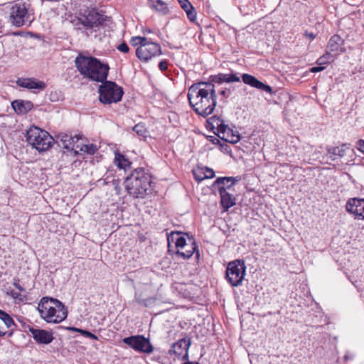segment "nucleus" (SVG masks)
<instances>
[{"label":"nucleus","mask_w":364,"mask_h":364,"mask_svg":"<svg viewBox=\"0 0 364 364\" xmlns=\"http://www.w3.org/2000/svg\"><path fill=\"white\" fill-rule=\"evenodd\" d=\"M187 97L190 105L198 115L207 117L215 108L217 95L215 87L210 82L193 84L188 88Z\"/></svg>","instance_id":"nucleus-1"},{"label":"nucleus","mask_w":364,"mask_h":364,"mask_svg":"<svg viewBox=\"0 0 364 364\" xmlns=\"http://www.w3.org/2000/svg\"><path fill=\"white\" fill-rule=\"evenodd\" d=\"M75 64L82 76L92 81L103 82L107 78L109 65L95 57L79 54L75 60Z\"/></svg>","instance_id":"nucleus-2"},{"label":"nucleus","mask_w":364,"mask_h":364,"mask_svg":"<svg viewBox=\"0 0 364 364\" xmlns=\"http://www.w3.org/2000/svg\"><path fill=\"white\" fill-rule=\"evenodd\" d=\"M107 18L103 13L94 8L80 11L70 23L75 31L88 37L100 30Z\"/></svg>","instance_id":"nucleus-3"},{"label":"nucleus","mask_w":364,"mask_h":364,"mask_svg":"<svg viewBox=\"0 0 364 364\" xmlns=\"http://www.w3.org/2000/svg\"><path fill=\"white\" fill-rule=\"evenodd\" d=\"M127 193L136 198H144L151 193V175L144 168H136L127 176L124 181Z\"/></svg>","instance_id":"nucleus-4"},{"label":"nucleus","mask_w":364,"mask_h":364,"mask_svg":"<svg viewBox=\"0 0 364 364\" xmlns=\"http://www.w3.org/2000/svg\"><path fill=\"white\" fill-rule=\"evenodd\" d=\"M37 309L41 317L47 323H58L68 316L65 305L58 299L52 297H43Z\"/></svg>","instance_id":"nucleus-5"},{"label":"nucleus","mask_w":364,"mask_h":364,"mask_svg":"<svg viewBox=\"0 0 364 364\" xmlns=\"http://www.w3.org/2000/svg\"><path fill=\"white\" fill-rule=\"evenodd\" d=\"M26 140L39 152L48 151L54 143V139L48 132L37 127H31L26 132Z\"/></svg>","instance_id":"nucleus-6"},{"label":"nucleus","mask_w":364,"mask_h":364,"mask_svg":"<svg viewBox=\"0 0 364 364\" xmlns=\"http://www.w3.org/2000/svg\"><path fill=\"white\" fill-rule=\"evenodd\" d=\"M99 86V100L105 105L117 103L122 100L124 91L116 82L105 80Z\"/></svg>","instance_id":"nucleus-7"},{"label":"nucleus","mask_w":364,"mask_h":364,"mask_svg":"<svg viewBox=\"0 0 364 364\" xmlns=\"http://www.w3.org/2000/svg\"><path fill=\"white\" fill-rule=\"evenodd\" d=\"M246 274L244 260L235 259L228 262L225 271V279L232 287L242 285Z\"/></svg>","instance_id":"nucleus-8"},{"label":"nucleus","mask_w":364,"mask_h":364,"mask_svg":"<svg viewBox=\"0 0 364 364\" xmlns=\"http://www.w3.org/2000/svg\"><path fill=\"white\" fill-rule=\"evenodd\" d=\"M161 54V45L148 38H146V42H144L136 49V57L144 63H147L151 58Z\"/></svg>","instance_id":"nucleus-9"},{"label":"nucleus","mask_w":364,"mask_h":364,"mask_svg":"<svg viewBox=\"0 0 364 364\" xmlns=\"http://www.w3.org/2000/svg\"><path fill=\"white\" fill-rule=\"evenodd\" d=\"M122 342L134 349L135 351L150 354L154 351V346L151 343L149 338L143 335H135L125 337Z\"/></svg>","instance_id":"nucleus-10"},{"label":"nucleus","mask_w":364,"mask_h":364,"mask_svg":"<svg viewBox=\"0 0 364 364\" xmlns=\"http://www.w3.org/2000/svg\"><path fill=\"white\" fill-rule=\"evenodd\" d=\"M10 18L13 25L16 27L31 23L32 19L28 13L25 4H16L11 8Z\"/></svg>","instance_id":"nucleus-11"},{"label":"nucleus","mask_w":364,"mask_h":364,"mask_svg":"<svg viewBox=\"0 0 364 364\" xmlns=\"http://www.w3.org/2000/svg\"><path fill=\"white\" fill-rule=\"evenodd\" d=\"M191 345L190 338H183L173 343L168 350V354L175 355L178 359L182 361L189 360L188 349Z\"/></svg>","instance_id":"nucleus-12"},{"label":"nucleus","mask_w":364,"mask_h":364,"mask_svg":"<svg viewBox=\"0 0 364 364\" xmlns=\"http://www.w3.org/2000/svg\"><path fill=\"white\" fill-rule=\"evenodd\" d=\"M346 210L355 219L364 220V198H349L346 204Z\"/></svg>","instance_id":"nucleus-13"},{"label":"nucleus","mask_w":364,"mask_h":364,"mask_svg":"<svg viewBox=\"0 0 364 364\" xmlns=\"http://www.w3.org/2000/svg\"><path fill=\"white\" fill-rule=\"evenodd\" d=\"M217 126L218 132V136L222 140L230 144H236L240 140L239 133L225 125L223 121L218 119Z\"/></svg>","instance_id":"nucleus-14"},{"label":"nucleus","mask_w":364,"mask_h":364,"mask_svg":"<svg viewBox=\"0 0 364 364\" xmlns=\"http://www.w3.org/2000/svg\"><path fill=\"white\" fill-rule=\"evenodd\" d=\"M29 331L35 341L38 344L48 345L52 343L54 339L53 333L44 329L30 328Z\"/></svg>","instance_id":"nucleus-15"},{"label":"nucleus","mask_w":364,"mask_h":364,"mask_svg":"<svg viewBox=\"0 0 364 364\" xmlns=\"http://www.w3.org/2000/svg\"><path fill=\"white\" fill-rule=\"evenodd\" d=\"M242 80L245 84L252 87L264 91L269 94L272 93V88L269 85L264 84L252 75L245 73L242 75Z\"/></svg>","instance_id":"nucleus-16"},{"label":"nucleus","mask_w":364,"mask_h":364,"mask_svg":"<svg viewBox=\"0 0 364 364\" xmlns=\"http://www.w3.org/2000/svg\"><path fill=\"white\" fill-rule=\"evenodd\" d=\"M188 240L189 242V245L185 247L186 250H183L178 249L176 252V255L183 259H188L192 257L193 253H196V257H198L199 251L194 238L193 237H189Z\"/></svg>","instance_id":"nucleus-17"},{"label":"nucleus","mask_w":364,"mask_h":364,"mask_svg":"<svg viewBox=\"0 0 364 364\" xmlns=\"http://www.w3.org/2000/svg\"><path fill=\"white\" fill-rule=\"evenodd\" d=\"M16 85L19 87L27 88L29 90L36 89L43 90L46 87V84L43 81L38 80L36 78H18L16 80Z\"/></svg>","instance_id":"nucleus-18"},{"label":"nucleus","mask_w":364,"mask_h":364,"mask_svg":"<svg viewBox=\"0 0 364 364\" xmlns=\"http://www.w3.org/2000/svg\"><path fill=\"white\" fill-rule=\"evenodd\" d=\"M240 78L237 75L236 73H218V75H210L209 77V80L208 82L212 83V85L215 87L214 84H221L223 82H240Z\"/></svg>","instance_id":"nucleus-19"},{"label":"nucleus","mask_w":364,"mask_h":364,"mask_svg":"<svg viewBox=\"0 0 364 364\" xmlns=\"http://www.w3.org/2000/svg\"><path fill=\"white\" fill-rule=\"evenodd\" d=\"M186 235H187V234L183 235L180 232H171L167 234L168 247H170L171 243H174L178 250H183L186 247L189 245V242H187V240L185 237Z\"/></svg>","instance_id":"nucleus-20"},{"label":"nucleus","mask_w":364,"mask_h":364,"mask_svg":"<svg viewBox=\"0 0 364 364\" xmlns=\"http://www.w3.org/2000/svg\"><path fill=\"white\" fill-rule=\"evenodd\" d=\"M218 193L220 196V204L225 211H228L229 208L235 205V198L232 194L225 191L223 186L220 187Z\"/></svg>","instance_id":"nucleus-21"},{"label":"nucleus","mask_w":364,"mask_h":364,"mask_svg":"<svg viewBox=\"0 0 364 364\" xmlns=\"http://www.w3.org/2000/svg\"><path fill=\"white\" fill-rule=\"evenodd\" d=\"M78 140L79 137L77 135L73 136L71 135L65 134L60 139L61 146L68 151H73L74 155L77 156L78 154V151L75 149V144L77 142Z\"/></svg>","instance_id":"nucleus-22"},{"label":"nucleus","mask_w":364,"mask_h":364,"mask_svg":"<svg viewBox=\"0 0 364 364\" xmlns=\"http://www.w3.org/2000/svg\"><path fill=\"white\" fill-rule=\"evenodd\" d=\"M236 181L238 180L234 177H219L214 181L212 188L213 191H220V187L223 186V188L227 191L231 188Z\"/></svg>","instance_id":"nucleus-23"},{"label":"nucleus","mask_w":364,"mask_h":364,"mask_svg":"<svg viewBox=\"0 0 364 364\" xmlns=\"http://www.w3.org/2000/svg\"><path fill=\"white\" fill-rule=\"evenodd\" d=\"M11 106L16 114H24L33 108V105L30 101L16 100L12 102Z\"/></svg>","instance_id":"nucleus-24"},{"label":"nucleus","mask_w":364,"mask_h":364,"mask_svg":"<svg viewBox=\"0 0 364 364\" xmlns=\"http://www.w3.org/2000/svg\"><path fill=\"white\" fill-rule=\"evenodd\" d=\"M343 40L338 35H333L331 37L328 42L327 50L328 52H343L345 49L343 48Z\"/></svg>","instance_id":"nucleus-25"},{"label":"nucleus","mask_w":364,"mask_h":364,"mask_svg":"<svg viewBox=\"0 0 364 364\" xmlns=\"http://www.w3.org/2000/svg\"><path fill=\"white\" fill-rule=\"evenodd\" d=\"M181 7L185 11L187 15V18L191 22H194L196 20V11L188 0H177Z\"/></svg>","instance_id":"nucleus-26"},{"label":"nucleus","mask_w":364,"mask_h":364,"mask_svg":"<svg viewBox=\"0 0 364 364\" xmlns=\"http://www.w3.org/2000/svg\"><path fill=\"white\" fill-rule=\"evenodd\" d=\"M149 6L161 15H166L169 13L168 4L162 0H148Z\"/></svg>","instance_id":"nucleus-27"},{"label":"nucleus","mask_w":364,"mask_h":364,"mask_svg":"<svg viewBox=\"0 0 364 364\" xmlns=\"http://www.w3.org/2000/svg\"><path fill=\"white\" fill-rule=\"evenodd\" d=\"M345 155V149L343 146H334L327 149L326 156L332 161L342 158Z\"/></svg>","instance_id":"nucleus-28"},{"label":"nucleus","mask_w":364,"mask_h":364,"mask_svg":"<svg viewBox=\"0 0 364 364\" xmlns=\"http://www.w3.org/2000/svg\"><path fill=\"white\" fill-rule=\"evenodd\" d=\"M135 301L137 304H139L141 306H143L146 308H150L153 306L156 301V297L154 296H149L147 298H142V296L141 294L136 293L135 294Z\"/></svg>","instance_id":"nucleus-29"},{"label":"nucleus","mask_w":364,"mask_h":364,"mask_svg":"<svg viewBox=\"0 0 364 364\" xmlns=\"http://www.w3.org/2000/svg\"><path fill=\"white\" fill-rule=\"evenodd\" d=\"M114 164L120 169L127 170L131 166V162L123 154L115 153Z\"/></svg>","instance_id":"nucleus-30"},{"label":"nucleus","mask_w":364,"mask_h":364,"mask_svg":"<svg viewBox=\"0 0 364 364\" xmlns=\"http://www.w3.org/2000/svg\"><path fill=\"white\" fill-rule=\"evenodd\" d=\"M0 319L4 323L7 328L16 327L14 319L6 311L0 309Z\"/></svg>","instance_id":"nucleus-31"},{"label":"nucleus","mask_w":364,"mask_h":364,"mask_svg":"<svg viewBox=\"0 0 364 364\" xmlns=\"http://www.w3.org/2000/svg\"><path fill=\"white\" fill-rule=\"evenodd\" d=\"M333 60V56L328 50L317 60L318 65H326Z\"/></svg>","instance_id":"nucleus-32"},{"label":"nucleus","mask_w":364,"mask_h":364,"mask_svg":"<svg viewBox=\"0 0 364 364\" xmlns=\"http://www.w3.org/2000/svg\"><path fill=\"white\" fill-rule=\"evenodd\" d=\"M80 150L85 153L92 155V154H95L96 153V151H97V147L96 145H95L93 144H83L80 148Z\"/></svg>","instance_id":"nucleus-33"},{"label":"nucleus","mask_w":364,"mask_h":364,"mask_svg":"<svg viewBox=\"0 0 364 364\" xmlns=\"http://www.w3.org/2000/svg\"><path fill=\"white\" fill-rule=\"evenodd\" d=\"M133 130L140 136L146 137L147 130L143 124L139 123L133 127Z\"/></svg>","instance_id":"nucleus-34"},{"label":"nucleus","mask_w":364,"mask_h":364,"mask_svg":"<svg viewBox=\"0 0 364 364\" xmlns=\"http://www.w3.org/2000/svg\"><path fill=\"white\" fill-rule=\"evenodd\" d=\"M146 38L144 36H134L130 39V43L132 46H141L142 43L146 42Z\"/></svg>","instance_id":"nucleus-35"},{"label":"nucleus","mask_w":364,"mask_h":364,"mask_svg":"<svg viewBox=\"0 0 364 364\" xmlns=\"http://www.w3.org/2000/svg\"><path fill=\"white\" fill-rule=\"evenodd\" d=\"M227 143L228 142H225V141L223 142H220L219 144L220 149L224 154H230L232 150L230 146Z\"/></svg>","instance_id":"nucleus-36"},{"label":"nucleus","mask_w":364,"mask_h":364,"mask_svg":"<svg viewBox=\"0 0 364 364\" xmlns=\"http://www.w3.org/2000/svg\"><path fill=\"white\" fill-rule=\"evenodd\" d=\"M79 333H80L82 336L87 337V338H90L92 340H97V336L96 335H95L94 333H91L90 331H88L87 330H82V331H79Z\"/></svg>","instance_id":"nucleus-37"},{"label":"nucleus","mask_w":364,"mask_h":364,"mask_svg":"<svg viewBox=\"0 0 364 364\" xmlns=\"http://www.w3.org/2000/svg\"><path fill=\"white\" fill-rule=\"evenodd\" d=\"M117 48L122 53H127L129 50L128 45L125 42L120 43Z\"/></svg>","instance_id":"nucleus-38"},{"label":"nucleus","mask_w":364,"mask_h":364,"mask_svg":"<svg viewBox=\"0 0 364 364\" xmlns=\"http://www.w3.org/2000/svg\"><path fill=\"white\" fill-rule=\"evenodd\" d=\"M159 68L161 71L164 72L168 69V61L166 60H162L159 63Z\"/></svg>","instance_id":"nucleus-39"},{"label":"nucleus","mask_w":364,"mask_h":364,"mask_svg":"<svg viewBox=\"0 0 364 364\" xmlns=\"http://www.w3.org/2000/svg\"><path fill=\"white\" fill-rule=\"evenodd\" d=\"M325 68L324 66H323V65H318V66H314L312 67L311 69H310V71L311 73H318V72H321L322 70H323Z\"/></svg>","instance_id":"nucleus-40"},{"label":"nucleus","mask_w":364,"mask_h":364,"mask_svg":"<svg viewBox=\"0 0 364 364\" xmlns=\"http://www.w3.org/2000/svg\"><path fill=\"white\" fill-rule=\"evenodd\" d=\"M358 149L364 154V140L360 139L357 141Z\"/></svg>","instance_id":"nucleus-41"},{"label":"nucleus","mask_w":364,"mask_h":364,"mask_svg":"<svg viewBox=\"0 0 364 364\" xmlns=\"http://www.w3.org/2000/svg\"><path fill=\"white\" fill-rule=\"evenodd\" d=\"M204 174L205 177H206L207 178H211L215 176L214 171L208 168H206L205 173H204Z\"/></svg>","instance_id":"nucleus-42"},{"label":"nucleus","mask_w":364,"mask_h":364,"mask_svg":"<svg viewBox=\"0 0 364 364\" xmlns=\"http://www.w3.org/2000/svg\"><path fill=\"white\" fill-rule=\"evenodd\" d=\"M193 174H194L195 179L198 182H200L203 180L207 178L206 177H205V174H203V176H202L201 174H198L197 172H194Z\"/></svg>","instance_id":"nucleus-43"},{"label":"nucleus","mask_w":364,"mask_h":364,"mask_svg":"<svg viewBox=\"0 0 364 364\" xmlns=\"http://www.w3.org/2000/svg\"><path fill=\"white\" fill-rule=\"evenodd\" d=\"M208 139H209V141H211L214 144L219 145L220 144V142H221L220 140L218 138H217V137H215L214 136H209Z\"/></svg>","instance_id":"nucleus-44"},{"label":"nucleus","mask_w":364,"mask_h":364,"mask_svg":"<svg viewBox=\"0 0 364 364\" xmlns=\"http://www.w3.org/2000/svg\"><path fill=\"white\" fill-rule=\"evenodd\" d=\"M220 95L225 97H228L231 95V90L230 89H225L220 92Z\"/></svg>","instance_id":"nucleus-45"},{"label":"nucleus","mask_w":364,"mask_h":364,"mask_svg":"<svg viewBox=\"0 0 364 364\" xmlns=\"http://www.w3.org/2000/svg\"><path fill=\"white\" fill-rule=\"evenodd\" d=\"M353 358V355L350 352H346L343 357V360L345 362H347Z\"/></svg>","instance_id":"nucleus-46"},{"label":"nucleus","mask_w":364,"mask_h":364,"mask_svg":"<svg viewBox=\"0 0 364 364\" xmlns=\"http://www.w3.org/2000/svg\"><path fill=\"white\" fill-rule=\"evenodd\" d=\"M305 36L309 37L311 40H314L316 38V35L313 33H309L306 31Z\"/></svg>","instance_id":"nucleus-47"},{"label":"nucleus","mask_w":364,"mask_h":364,"mask_svg":"<svg viewBox=\"0 0 364 364\" xmlns=\"http://www.w3.org/2000/svg\"><path fill=\"white\" fill-rule=\"evenodd\" d=\"M142 32L144 35L153 33L152 30L148 28H144Z\"/></svg>","instance_id":"nucleus-48"},{"label":"nucleus","mask_w":364,"mask_h":364,"mask_svg":"<svg viewBox=\"0 0 364 364\" xmlns=\"http://www.w3.org/2000/svg\"><path fill=\"white\" fill-rule=\"evenodd\" d=\"M11 295L13 298L17 299L20 296V294L16 291H11Z\"/></svg>","instance_id":"nucleus-49"},{"label":"nucleus","mask_w":364,"mask_h":364,"mask_svg":"<svg viewBox=\"0 0 364 364\" xmlns=\"http://www.w3.org/2000/svg\"><path fill=\"white\" fill-rule=\"evenodd\" d=\"M14 287L18 289L19 291H23V288L18 283H14Z\"/></svg>","instance_id":"nucleus-50"},{"label":"nucleus","mask_w":364,"mask_h":364,"mask_svg":"<svg viewBox=\"0 0 364 364\" xmlns=\"http://www.w3.org/2000/svg\"><path fill=\"white\" fill-rule=\"evenodd\" d=\"M68 329L70 330V331H76V332H79V331H82V329L77 328H75V327H69V328H68Z\"/></svg>","instance_id":"nucleus-51"},{"label":"nucleus","mask_w":364,"mask_h":364,"mask_svg":"<svg viewBox=\"0 0 364 364\" xmlns=\"http://www.w3.org/2000/svg\"><path fill=\"white\" fill-rule=\"evenodd\" d=\"M6 332H3V331H0V337L4 336L6 335Z\"/></svg>","instance_id":"nucleus-52"},{"label":"nucleus","mask_w":364,"mask_h":364,"mask_svg":"<svg viewBox=\"0 0 364 364\" xmlns=\"http://www.w3.org/2000/svg\"><path fill=\"white\" fill-rule=\"evenodd\" d=\"M14 330L11 331L9 333H8V336L11 337L13 335Z\"/></svg>","instance_id":"nucleus-53"}]
</instances>
